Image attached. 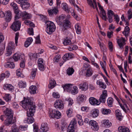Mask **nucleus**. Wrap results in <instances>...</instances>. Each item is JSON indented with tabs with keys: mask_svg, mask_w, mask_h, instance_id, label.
Returning a JSON list of instances; mask_svg holds the SVG:
<instances>
[{
	"mask_svg": "<svg viewBox=\"0 0 132 132\" xmlns=\"http://www.w3.org/2000/svg\"><path fill=\"white\" fill-rule=\"evenodd\" d=\"M89 101L90 103L92 105H98L100 104V102L93 97H90L89 99Z\"/></svg>",
	"mask_w": 132,
	"mask_h": 132,
	"instance_id": "obj_16",
	"label": "nucleus"
},
{
	"mask_svg": "<svg viewBox=\"0 0 132 132\" xmlns=\"http://www.w3.org/2000/svg\"><path fill=\"white\" fill-rule=\"evenodd\" d=\"M96 84L97 85H99L101 87L103 88L104 89L106 87V85L102 81H100V80H98L97 81Z\"/></svg>",
	"mask_w": 132,
	"mask_h": 132,
	"instance_id": "obj_36",
	"label": "nucleus"
},
{
	"mask_svg": "<svg viewBox=\"0 0 132 132\" xmlns=\"http://www.w3.org/2000/svg\"><path fill=\"white\" fill-rule=\"evenodd\" d=\"M72 113V111L70 109H69L67 111L66 113L68 117H70L71 116Z\"/></svg>",
	"mask_w": 132,
	"mask_h": 132,
	"instance_id": "obj_58",
	"label": "nucleus"
},
{
	"mask_svg": "<svg viewBox=\"0 0 132 132\" xmlns=\"http://www.w3.org/2000/svg\"><path fill=\"white\" fill-rule=\"evenodd\" d=\"M18 85L21 88H24L26 86V83L25 82L21 81L19 82Z\"/></svg>",
	"mask_w": 132,
	"mask_h": 132,
	"instance_id": "obj_46",
	"label": "nucleus"
},
{
	"mask_svg": "<svg viewBox=\"0 0 132 132\" xmlns=\"http://www.w3.org/2000/svg\"><path fill=\"white\" fill-rule=\"evenodd\" d=\"M75 71L73 68L71 67H69L67 70V73L68 75H71L73 74Z\"/></svg>",
	"mask_w": 132,
	"mask_h": 132,
	"instance_id": "obj_38",
	"label": "nucleus"
},
{
	"mask_svg": "<svg viewBox=\"0 0 132 132\" xmlns=\"http://www.w3.org/2000/svg\"><path fill=\"white\" fill-rule=\"evenodd\" d=\"M3 99L7 102H9L11 101V97L9 94H6L3 97Z\"/></svg>",
	"mask_w": 132,
	"mask_h": 132,
	"instance_id": "obj_39",
	"label": "nucleus"
},
{
	"mask_svg": "<svg viewBox=\"0 0 132 132\" xmlns=\"http://www.w3.org/2000/svg\"><path fill=\"white\" fill-rule=\"evenodd\" d=\"M49 82V84L48 86L49 88L52 89L55 86L56 82L54 80L52 79L50 80Z\"/></svg>",
	"mask_w": 132,
	"mask_h": 132,
	"instance_id": "obj_31",
	"label": "nucleus"
},
{
	"mask_svg": "<svg viewBox=\"0 0 132 132\" xmlns=\"http://www.w3.org/2000/svg\"><path fill=\"white\" fill-rule=\"evenodd\" d=\"M35 43L36 44H40V37L39 35L37 36L36 38Z\"/></svg>",
	"mask_w": 132,
	"mask_h": 132,
	"instance_id": "obj_59",
	"label": "nucleus"
},
{
	"mask_svg": "<svg viewBox=\"0 0 132 132\" xmlns=\"http://www.w3.org/2000/svg\"><path fill=\"white\" fill-rule=\"evenodd\" d=\"M27 125H21L19 127V129L22 130H27Z\"/></svg>",
	"mask_w": 132,
	"mask_h": 132,
	"instance_id": "obj_55",
	"label": "nucleus"
},
{
	"mask_svg": "<svg viewBox=\"0 0 132 132\" xmlns=\"http://www.w3.org/2000/svg\"><path fill=\"white\" fill-rule=\"evenodd\" d=\"M73 56V54L71 53H67L65 54L63 57V59L64 62L72 58Z\"/></svg>",
	"mask_w": 132,
	"mask_h": 132,
	"instance_id": "obj_17",
	"label": "nucleus"
},
{
	"mask_svg": "<svg viewBox=\"0 0 132 132\" xmlns=\"http://www.w3.org/2000/svg\"><path fill=\"white\" fill-rule=\"evenodd\" d=\"M75 29L77 34H80L81 32L80 27L78 24H76L75 25Z\"/></svg>",
	"mask_w": 132,
	"mask_h": 132,
	"instance_id": "obj_41",
	"label": "nucleus"
},
{
	"mask_svg": "<svg viewBox=\"0 0 132 132\" xmlns=\"http://www.w3.org/2000/svg\"><path fill=\"white\" fill-rule=\"evenodd\" d=\"M46 31L48 34H51L55 30L56 28L53 22L47 21L46 22Z\"/></svg>",
	"mask_w": 132,
	"mask_h": 132,
	"instance_id": "obj_3",
	"label": "nucleus"
},
{
	"mask_svg": "<svg viewBox=\"0 0 132 132\" xmlns=\"http://www.w3.org/2000/svg\"><path fill=\"white\" fill-rule=\"evenodd\" d=\"M5 48V46L3 44L0 47V56L2 55L3 54Z\"/></svg>",
	"mask_w": 132,
	"mask_h": 132,
	"instance_id": "obj_51",
	"label": "nucleus"
},
{
	"mask_svg": "<svg viewBox=\"0 0 132 132\" xmlns=\"http://www.w3.org/2000/svg\"><path fill=\"white\" fill-rule=\"evenodd\" d=\"M14 45V44L13 42H10L9 43L6 49V51L5 53L6 56H9L12 53L11 50L13 48Z\"/></svg>",
	"mask_w": 132,
	"mask_h": 132,
	"instance_id": "obj_8",
	"label": "nucleus"
},
{
	"mask_svg": "<svg viewBox=\"0 0 132 132\" xmlns=\"http://www.w3.org/2000/svg\"><path fill=\"white\" fill-rule=\"evenodd\" d=\"M59 10L57 7H52V9L48 10V14L50 16L53 15L54 14L55 15L57 14Z\"/></svg>",
	"mask_w": 132,
	"mask_h": 132,
	"instance_id": "obj_15",
	"label": "nucleus"
},
{
	"mask_svg": "<svg viewBox=\"0 0 132 132\" xmlns=\"http://www.w3.org/2000/svg\"><path fill=\"white\" fill-rule=\"evenodd\" d=\"M99 113V111L97 109H94L92 110L90 112L92 116L94 118L97 117L98 116Z\"/></svg>",
	"mask_w": 132,
	"mask_h": 132,
	"instance_id": "obj_19",
	"label": "nucleus"
},
{
	"mask_svg": "<svg viewBox=\"0 0 132 132\" xmlns=\"http://www.w3.org/2000/svg\"><path fill=\"white\" fill-rule=\"evenodd\" d=\"M19 129L15 124H14L12 127L13 132H19Z\"/></svg>",
	"mask_w": 132,
	"mask_h": 132,
	"instance_id": "obj_45",
	"label": "nucleus"
},
{
	"mask_svg": "<svg viewBox=\"0 0 132 132\" xmlns=\"http://www.w3.org/2000/svg\"><path fill=\"white\" fill-rule=\"evenodd\" d=\"M27 0H16L17 2L21 5L22 8L24 10L27 9L29 6L30 4L27 1Z\"/></svg>",
	"mask_w": 132,
	"mask_h": 132,
	"instance_id": "obj_6",
	"label": "nucleus"
},
{
	"mask_svg": "<svg viewBox=\"0 0 132 132\" xmlns=\"http://www.w3.org/2000/svg\"><path fill=\"white\" fill-rule=\"evenodd\" d=\"M106 97L101 95L99 99L100 101L99 102L100 103H104L106 101Z\"/></svg>",
	"mask_w": 132,
	"mask_h": 132,
	"instance_id": "obj_52",
	"label": "nucleus"
},
{
	"mask_svg": "<svg viewBox=\"0 0 132 132\" xmlns=\"http://www.w3.org/2000/svg\"><path fill=\"white\" fill-rule=\"evenodd\" d=\"M40 129L42 130H44L45 131H48L49 129V127L46 123H43L41 125Z\"/></svg>",
	"mask_w": 132,
	"mask_h": 132,
	"instance_id": "obj_27",
	"label": "nucleus"
},
{
	"mask_svg": "<svg viewBox=\"0 0 132 132\" xmlns=\"http://www.w3.org/2000/svg\"><path fill=\"white\" fill-rule=\"evenodd\" d=\"M49 117L50 118H54L58 119L60 118L61 114L60 112L55 110L50 109L49 112Z\"/></svg>",
	"mask_w": 132,
	"mask_h": 132,
	"instance_id": "obj_4",
	"label": "nucleus"
},
{
	"mask_svg": "<svg viewBox=\"0 0 132 132\" xmlns=\"http://www.w3.org/2000/svg\"><path fill=\"white\" fill-rule=\"evenodd\" d=\"M117 119L120 121H121L123 118L121 113L119 110H117L115 111Z\"/></svg>",
	"mask_w": 132,
	"mask_h": 132,
	"instance_id": "obj_26",
	"label": "nucleus"
},
{
	"mask_svg": "<svg viewBox=\"0 0 132 132\" xmlns=\"http://www.w3.org/2000/svg\"><path fill=\"white\" fill-rule=\"evenodd\" d=\"M113 101V99L111 97L109 98L107 100L108 105L109 106L111 107L112 106Z\"/></svg>",
	"mask_w": 132,
	"mask_h": 132,
	"instance_id": "obj_40",
	"label": "nucleus"
},
{
	"mask_svg": "<svg viewBox=\"0 0 132 132\" xmlns=\"http://www.w3.org/2000/svg\"><path fill=\"white\" fill-rule=\"evenodd\" d=\"M19 36V33L18 32H17L15 34V43L16 45L18 43V37Z\"/></svg>",
	"mask_w": 132,
	"mask_h": 132,
	"instance_id": "obj_56",
	"label": "nucleus"
},
{
	"mask_svg": "<svg viewBox=\"0 0 132 132\" xmlns=\"http://www.w3.org/2000/svg\"><path fill=\"white\" fill-rule=\"evenodd\" d=\"M52 95L54 97L56 98H59L60 97V95L57 92H53Z\"/></svg>",
	"mask_w": 132,
	"mask_h": 132,
	"instance_id": "obj_57",
	"label": "nucleus"
},
{
	"mask_svg": "<svg viewBox=\"0 0 132 132\" xmlns=\"http://www.w3.org/2000/svg\"><path fill=\"white\" fill-rule=\"evenodd\" d=\"M68 48L70 51H72L77 50L78 48V47L75 45H71L69 46Z\"/></svg>",
	"mask_w": 132,
	"mask_h": 132,
	"instance_id": "obj_49",
	"label": "nucleus"
},
{
	"mask_svg": "<svg viewBox=\"0 0 132 132\" xmlns=\"http://www.w3.org/2000/svg\"><path fill=\"white\" fill-rule=\"evenodd\" d=\"M76 123V120L73 119L68 127L67 132H75L76 129L75 126Z\"/></svg>",
	"mask_w": 132,
	"mask_h": 132,
	"instance_id": "obj_5",
	"label": "nucleus"
},
{
	"mask_svg": "<svg viewBox=\"0 0 132 132\" xmlns=\"http://www.w3.org/2000/svg\"><path fill=\"white\" fill-rule=\"evenodd\" d=\"M89 124L90 125L91 128L94 130L97 131L99 129V126L97 122L93 120H91L89 122Z\"/></svg>",
	"mask_w": 132,
	"mask_h": 132,
	"instance_id": "obj_12",
	"label": "nucleus"
},
{
	"mask_svg": "<svg viewBox=\"0 0 132 132\" xmlns=\"http://www.w3.org/2000/svg\"><path fill=\"white\" fill-rule=\"evenodd\" d=\"M118 129L119 132H130L129 128L124 126H119Z\"/></svg>",
	"mask_w": 132,
	"mask_h": 132,
	"instance_id": "obj_23",
	"label": "nucleus"
},
{
	"mask_svg": "<svg viewBox=\"0 0 132 132\" xmlns=\"http://www.w3.org/2000/svg\"><path fill=\"white\" fill-rule=\"evenodd\" d=\"M86 70V76L87 77H89L91 76L93 74L92 70L90 68H89L87 69H85Z\"/></svg>",
	"mask_w": 132,
	"mask_h": 132,
	"instance_id": "obj_30",
	"label": "nucleus"
},
{
	"mask_svg": "<svg viewBox=\"0 0 132 132\" xmlns=\"http://www.w3.org/2000/svg\"><path fill=\"white\" fill-rule=\"evenodd\" d=\"M77 88L76 86H74L72 87V89L70 92L72 94L75 95L78 93Z\"/></svg>",
	"mask_w": 132,
	"mask_h": 132,
	"instance_id": "obj_43",
	"label": "nucleus"
},
{
	"mask_svg": "<svg viewBox=\"0 0 132 132\" xmlns=\"http://www.w3.org/2000/svg\"><path fill=\"white\" fill-rule=\"evenodd\" d=\"M11 26V28L14 31H16L20 29L21 23L19 20H15Z\"/></svg>",
	"mask_w": 132,
	"mask_h": 132,
	"instance_id": "obj_7",
	"label": "nucleus"
},
{
	"mask_svg": "<svg viewBox=\"0 0 132 132\" xmlns=\"http://www.w3.org/2000/svg\"><path fill=\"white\" fill-rule=\"evenodd\" d=\"M114 19H115L116 21L118 23L119 20V18L117 14H115L114 15Z\"/></svg>",
	"mask_w": 132,
	"mask_h": 132,
	"instance_id": "obj_63",
	"label": "nucleus"
},
{
	"mask_svg": "<svg viewBox=\"0 0 132 132\" xmlns=\"http://www.w3.org/2000/svg\"><path fill=\"white\" fill-rule=\"evenodd\" d=\"M37 89V88L36 86L32 85L30 87L29 91L31 94H35L36 93Z\"/></svg>",
	"mask_w": 132,
	"mask_h": 132,
	"instance_id": "obj_29",
	"label": "nucleus"
},
{
	"mask_svg": "<svg viewBox=\"0 0 132 132\" xmlns=\"http://www.w3.org/2000/svg\"><path fill=\"white\" fill-rule=\"evenodd\" d=\"M37 69L34 68L32 69L30 76V78L33 79L34 78L36 75Z\"/></svg>",
	"mask_w": 132,
	"mask_h": 132,
	"instance_id": "obj_33",
	"label": "nucleus"
},
{
	"mask_svg": "<svg viewBox=\"0 0 132 132\" xmlns=\"http://www.w3.org/2000/svg\"><path fill=\"white\" fill-rule=\"evenodd\" d=\"M11 5L14 11L18 10V7L17 4L14 2L11 3Z\"/></svg>",
	"mask_w": 132,
	"mask_h": 132,
	"instance_id": "obj_44",
	"label": "nucleus"
},
{
	"mask_svg": "<svg viewBox=\"0 0 132 132\" xmlns=\"http://www.w3.org/2000/svg\"><path fill=\"white\" fill-rule=\"evenodd\" d=\"M103 123L106 126L108 127H110L112 125L111 123L109 122L108 120H104L103 121Z\"/></svg>",
	"mask_w": 132,
	"mask_h": 132,
	"instance_id": "obj_47",
	"label": "nucleus"
},
{
	"mask_svg": "<svg viewBox=\"0 0 132 132\" xmlns=\"http://www.w3.org/2000/svg\"><path fill=\"white\" fill-rule=\"evenodd\" d=\"M47 17L46 16H45L44 15H42L40 16V19L43 21H44L45 23L47 21H46L47 20Z\"/></svg>",
	"mask_w": 132,
	"mask_h": 132,
	"instance_id": "obj_62",
	"label": "nucleus"
},
{
	"mask_svg": "<svg viewBox=\"0 0 132 132\" xmlns=\"http://www.w3.org/2000/svg\"><path fill=\"white\" fill-rule=\"evenodd\" d=\"M99 9L101 10L100 13H98L99 16L102 18L105 21L107 20V17L105 11L103 9V7L99 4H98Z\"/></svg>",
	"mask_w": 132,
	"mask_h": 132,
	"instance_id": "obj_10",
	"label": "nucleus"
},
{
	"mask_svg": "<svg viewBox=\"0 0 132 132\" xmlns=\"http://www.w3.org/2000/svg\"><path fill=\"white\" fill-rule=\"evenodd\" d=\"M14 12L15 14V20H16L20 18L21 17H22V14L23 12L19 10L14 11Z\"/></svg>",
	"mask_w": 132,
	"mask_h": 132,
	"instance_id": "obj_20",
	"label": "nucleus"
},
{
	"mask_svg": "<svg viewBox=\"0 0 132 132\" xmlns=\"http://www.w3.org/2000/svg\"><path fill=\"white\" fill-rule=\"evenodd\" d=\"M62 87L63 88L65 91L70 92L72 89L73 85L70 84H67L65 85H62Z\"/></svg>",
	"mask_w": 132,
	"mask_h": 132,
	"instance_id": "obj_13",
	"label": "nucleus"
},
{
	"mask_svg": "<svg viewBox=\"0 0 132 132\" xmlns=\"http://www.w3.org/2000/svg\"><path fill=\"white\" fill-rule=\"evenodd\" d=\"M34 128V132H38V127L37 126L34 124L33 125Z\"/></svg>",
	"mask_w": 132,
	"mask_h": 132,
	"instance_id": "obj_64",
	"label": "nucleus"
},
{
	"mask_svg": "<svg viewBox=\"0 0 132 132\" xmlns=\"http://www.w3.org/2000/svg\"><path fill=\"white\" fill-rule=\"evenodd\" d=\"M71 23L67 19L63 21L61 25L62 27V30L64 31L69 28L70 26Z\"/></svg>",
	"mask_w": 132,
	"mask_h": 132,
	"instance_id": "obj_11",
	"label": "nucleus"
},
{
	"mask_svg": "<svg viewBox=\"0 0 132 132\" xmlns=\"http://www.w3.org/2000/svg\"><path fill=\"white\" fill-rule=\"evenodd\" d=\"M3 88L5 90H8L10 91H12L13 90L14 87L10 84H5L4 85Z\"/></svg>",
	"mask_w": 132,
	"mask_h": 132,
	"instance_id": "obj_25",
	"label": "nucleus"
},
{
	"mask_svg": "<svg viewBox=\"0 0 132 132\" xmlns=\"http://www.w3.org/2000/svg\"><path fill=\"white\" fill-rule=\"evenodd\" d=\"M79 87L80 89H81V90L83 91L86 90L88 88L87 84L85 82L80 84L79 85Z\"/></svg>",
	"mask_w": 132,
	"mask_h": 132,
	"instance_id": "obj_22",
	"label": "nucleus"
},
{
	"mask_svg": "<svg viewBox=\"0 0 132 132\" xmlns=\"http://www.w3.org/2000/svg\"><path fill=\"white\" fill-rule=\"evenodd\" d=\"M4 113L5 115L7 117L6 119L4 121L5 125L8 126L10 125L13 124L16 122V120L14 117L13 118V112L12 110L5 107H3Z\"/></svg>",
	"mask_w": 132,
	"mask_h": 132,
	"instance_id": "obj_2",
	"label": "nucleus"
},
{
	"mask_svg": "<svg viewBox=\"0 0 132 132\" xmlns=\"http://www.w3.org/2000/svg\"><path fill=\"white\" fill-rule=\"evenodd\" d=\"M117 43L120 48L122 49L123 47V46L125 45V40L123 38H122L121 39H119L117 40Z\"/></svg>",
	"mask_w": 132,
	"mask_h": 132,
	"instance_id": "obj_21",
	"label": "nucleus"
},
{
	"mask_svg": "<svg viewBox=\"0 0 132 132\" xmlns=\"http://www.w3.org/2000/svg\"><path fill=\"white\" fill-rule=\"evenodd\" d=\"M5 15V20L7 22H9L11 20L12 17L11 12L10 11H7Z\"/></svg>",
	"mask_w": 132,
	"mask_h": 132,
	"instance_id": "obj_28",
	"label": "nucleus"
},
{
	"mask_svg": "<svg viewBox=\"0 0 132 132\" xmlns=\"http://www.w3.org/2000/svg\"><path fill=\"white\" fill-rule=\"evenodd\" d=\"M114 13L111 10H108L107 12V15L108 17L112 16L113 15L114 16Z\"/></svg>",
	"mask_w": 132,
	"mask_h": 132,
	"instance_id": "obj_50",
	"label": "nucleus"
},
{
	"mask_svg": "<svg viewBox=\"0 0 132 132\" xmlns=\"http://www.w3.org/2000/svg\"><path fill=\"white\" fill-rule=\"evenodd\" d=\"M13 58L15 61H17L19 60L24 59V56L23 54L20 53H16L13 56Z\"/></svg>",
	"mask_w": 132,
	"mask_h": 132,
	"instance_id": "obj_14",
	"label": "nucleus"
},
{
	"mask_svg": "<svg viewBox=\"0 0 132 132\" xmlns=\"http://www.w3.org/2000/svg\"><path fill=\"white\" fill-rule=\"evenodd\" d=\"M62 7L63 10L67 12H69V10L68 8L67 4L65 3H63L62 4Z\"/></svg>",
	"mask_w": 132,
	"mask_h": 132,
	"instance_id": "obj_42",
	"label": "nucleus"
},
{
	"mask_svg": "<svg viewBox=\"0 0 132 132\" xmlns=\"http://www.w3.org/2000/svg\"><path fill=\"white\" fill-rule=\"evenodd\" d=\"M63 43L65 45H70L71 44V42L70 40L67 38L64 39Z\"/></svg>",
	"mask_w": 132,
	"mask_h": 132,
	"instance_id": "obj_48",
	"label": "nucleus"
},
{
	"mask_svg": "<svg viewBox=\"0 0 132 132\" xmlns=\"http://www.w3.org/2000/svg\"><path fill=\"white\" fill-rule=\"evenodd\" d=\"M101 112L104 114H108L111 112V110L109 109L102 108L101 110Z\"/></svg>",
	"mask_w": 132,
	"mask_h": 132,
	"instance_id": "obj_35",
	"label": "nucleus"
},
{
	"mask_svg": "<svg viewBox=\"0 0 132 132\" xmlns=\"http://www.w3.org/2000/svg\"><path fill=\"white\" fill-rule=\"evenodd\" d=\"M5 66L6 68L9 67L12 69L14 68L15 65L12 62H8L5 64Z\"/></svg>",
	"mask_w": 132,
	"mask_h": 132,
	"instance_id": "obj_32",
	"label": "nucleus"
},
{
	"mask_svg": "<svg viewBox=\"0 0 132 132\" xmlns=\"http://www.w3.org/2000/svg\"><path fill=\"white\" fill-rule=\"evenodd\" d=\"M38 65L44 64L43 60L42 58L39 59L38 61Z\"/></svg>",
	"mask_w": 132,
	"mask_h": 132,
	"instance_id": "obj_60",
	"label": "nucleus"
},
{
	"mask_svg": "<svg viewBox=\"0 0 132 132\" xmlns=\"http://www.w3.org/2000/svg\"><path fill=\"white\" fill-rule=\"evenodd\" d=\"M64 18V17L63 15L62 14L59 17L56 18V21L59 25H62L63 20Z\"/></svg>",
	"mask_w": 132,
	"mask_h": 132,
	"instance_id": "obj_18",
	"label": "nucleus"
},
{
	"mask_svg": "<svg viewBox=\"0 0 132 132\" xmlns=\"http://www.w3.org/2000/svg\"><path fill=\"white\" fill-rule=\"evenodd\" d=\"M129 30V27L127 26H126L125 28L124 31L122 32V33L126 37H127L128 36Z\"/></svg>",
	"mask_w": 132,
	"mask_h": 132,
	"instance_id": "obj_37",
	"label": "nucleus"
},
{
	"mask_svg": "<svg viewBox=\"0 0 132 132\" xmlns=\"http://www.w3.org/2000/svg\"><path fill=\"white\" fill-rule=\"evenodd\" d=\"M32 98L31 97H24L23 100L21 102V105L26 110H29L27 112V116L28 117L27 120H26V123H31L34 121V118L32 117L35 112L36 106L32 101Z\"/></svg>",
	"mask_w": 132,
	"mask_h": 132,
	"instance_id": "obj_1",
	"label": "nucleus"
},
{
	"mask_svg": "<svg viewBox=\"0 0 132 132\" xmlns=\"http://www.w3.org/2000/svg\"><path fill=\"white\" fill-rule=\"evenodd\" d=\"M38 66L39 69L41 71H43L45 70V68L44 64L38 65Z\"/></svg>",
	"mask_w": 132,
	"mask_h": 132,
	"instance_id": "obj_54",
	"label": "nucleus"
},
{
	"mask_svg": "<svg viewBox=\"0 0 132 132\" xmlns=\"http://www.w3.org/2000/svg\"><path fill=\"white\" fill-rule=\"evenodd\" d=\"M77 99L79 101L82 102L86 100V96L83 94L80 95L78 96Z\"/></svg>",
	"mask_w": 132,
	"mask_h": 132,
	"instance_id": "obj_34",
	"label": "nucleus"
},
{
	"mask_svg": "<svg viewBox=\"0 0 132 132\" xmlns=\"http://www.w3.org/2000/svg\"><path fill=\"white\" fill-rule=\"evenodd\" d=\"M22 14V19L23 20L30 19L31 17V14L26 12H23Z\"/></svg>",
	"mask_w": 132,
	"mask_h": 132,
	"instance_id": "obj_24",
	"label": "nucleus"
},
{
	"mask_svg": "<svg viewBox=\"0 0 132 132\" xmlns=\"http://www.w3.org/2000/svg\"><path fill=\"white\" fill-rule=\"evenodd\" d=\"M28 34L30 35H34V31L33 28H28Z\"/></svg>",
	"mask_w": 132,
	"mask_h": 132,
	"instance_id": "obj_61",
	"label": "nucleus"
},
{
	"mask_svg": "<svg viewBox=\"0 0 132 132\" xmlns=\"http://www.w3.org/2000/svg\"><path fill=\"white\" fill-rule=\"evenodd\" d=\"M54 106L55 108L60 109H63L64 107L62 101L60 100H56L55 101Z\"/></svg>",
	"mask_w": 132,
	"mask_h": 132,
	"instance_id": "obj_9",
	"label": "nucleus"
},
{
	"mask_svg": "<svg viewBox=\"0 0 132 132\" xmlns=\"http://www.w3.org/2000/svg\"><path fill=\"white\" fill-rule=\"evenodd\" d=\"M89 109V108L87 106H82L81 108V110L83 111L87 112Z\"/></svg>",
	"mask_w": 132,
	"mask_h": 132,
	"instance_id": "obj_53",
	"label": "nucleus"
}]
</instances>
